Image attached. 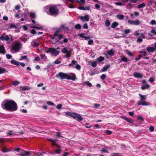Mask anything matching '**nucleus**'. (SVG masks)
I'll return each mask as SVG.
<instances>
[{
  "label": "nucleus",
  "mask_w": 156,
  "mask_h": 156,
  "mask_svg": "<svg viewBox=\"0 0 156 156\" xmlns=\"http://www.w3.org/2000/svg\"><path fill=\"white\" fill-rule=\"evenodd\" d=\"M4 109L10 112H14L17 110L18 106L16 103L13 100L6 101L3 104Z\"/></svg>",
  "instance_id": "1"
},
{
  "label": "nucleus",
  "mask_w": 156,
  "mask_h": 156,
  "mask_svg": "<svg viewBox=\"0 0 156 156\" xmlns=\"http://www.w3.org/2000/svg\"><path fill=\"white\" fill-rule=\"evenodd\" d=\"M56 76L57 77L60 76L61 80L66 79L68 80H72L73 81L75 80L76 78V75L74 73L73 74L72 76H70L67 74L63 73L62 72H60L58 74H57Z\"/></svg>",
  "instance_id": "2"
},
{
  "label": "nucleus",
  "mask_w": 156,
  "mask_h": 156,
  "mask_svg": "<svg viewBox=\"0 0 156 156\" xmlns=\"http://www.w3.org/2000/svg\"><path fill=\"white\" fill-rule=\"evenodd\" d=\"M21 44L18 41H16L12 45V48L15 51H18L21 48Z\"/></svg>",
  "instance_id": "3"
},
{
  "label": "nucleus",
  "mask_w": 156,
  "mask_h": 156,
  "mask_svg": "<svg viewBox=\"0 0 156 156\" xmlns=\"http://www.w3.org/2000/svg\"><path fill=\"white\" fill-rule=\"evenodd\" d=\"M46 52L48 53H50L52 55H56L59 54V51L55 49L50 48Z\"/></svg>",
  "instance_id": "4"
},
{
  "label": "nucleus",
  "mask_w": 156,
  "mask_h": 156,
  "mask_svg": "<svg viewBox=\"0 0 156 156\" xmlns=\"http://www.w3.org/2000/svg\"><path fill=\"white\" fill-rule=\"evenodd\" d=\"M49 12L52 15H55L58 14V9L55 6H51L49 8Z\"/></svg>",
  "instance_id": "5"
},
{
  "label": "nucleus",
  "mask_w": 156,
  "mask_h": 156,
  "mask_svg": "<svg viewBox=\"0 0 156 156\" xmlns=\"http://www.w3.org/2000/svg\"><path fill=\"white\" fill-rule=\"evenodd\" d=\"M74 65L76 66H75V68L76 69L78 70H80L81 69V67L80 65L78 64L77 62L73 60L72 61L71 63L69 64V66L70 67H72V66H73Z\"/></svg>",
  "instance_id": "6"
},
{
  "label": "nucleus",
  "mask_w": 156,
  "mask_h": 156,
  "mask_svg": "<svg viewBox=\"0 0 156 156\" xmlns=\"http://www.w3.org/2000/svg\"><path fill=\"white\" fill-rule=\"evenodd\" d=\"M58 31H56V33L54 34V37L53 39H56V42H57L61 39L63 37V35L62 34L58 35Z\"/></svg>",
  "instance_id": "7"
},
{
  "label": "nucleus",
  "mask_w": 156,
  "mask_h": 156,
  "mask_svg": "<svg viewBox=\"0 0 156 156\" xmlns=\"http://www.w3.org/2000/svg\"><path fill=\"white\" fill-rule=\"evenodd\" d=\"M128 22L130 24L136 25H139L140 24V22L138 20H129Z\"/></svg>",
  "instance_id": "8"
},
{
  "label": "nucleus",
  "mask_w": 156,
  "mask_h": 156,
  "mask_svg": "<svg viewBox=\"0 0 156 156\" xmlns=\"http://www.w3.org/2000/svg\"><path fill=\"white\" fill-rule=\"evenodd\" d=\"M62 53L66 54V57L69 58L70 56L71 51L67 50L66 48H65L62 50Z\"/></svg>",
  "instance_id": "9"
},
{
  "label": "nucleus",
  "mask_w": 156,
  "mask_h": 156,
  "mask_svg": "<svg viewBox=\"0 0 156 156\" xmlns=\"http://www.w3.org/2000/svg\"><path fill=\"white\" fill-rule=\"evenodd\" d=\"M73 117L75 119H76L78 121H82L83 120V118L81 116L76 113H74Z\"/></svg>",
  "instance_id": "10"
},
{
  "label": "nucleus",
  "mask_w": 156,
  "mask_h": 156,
  "mask_svg": "<svg viewBox=\"0 0 156 156\" xmlns=\"http://www.w3.org/2000/svg\"><path fill=\"white\" fill-rule=\"evenodd\" d=\"M22 151H23V152L20 153L19 154V155H20V156H31V154L30 152L23 150Z\"/></svg>",
  "instance_id": "11"
},
{
  "label": "nucleus",
  "mask_w": 156,
  "mask_h": 156,
  "mask_svg": "<svg viewBox=\"0 0 156 156\" xmlns=\"http://www.w3.org/2000/svg\"><path fill=\"white\" fill-rule=\"evenodd\" d=\"M0 39L2 40H5L6 41H8L9 39V37L8 35H6L4 34H3L0 37Z\"/></svg>",
  "instance_id": "12"
},
{
  "label": "nucleus",
  "mask_w": 156,
  "mask_h": 156,
  "mask_svg": "<svg viewBox=\"0 0 156 156\" xmlns=\"http://www.w3.org/2000/svg\"><path fill=\"white\" fill-rule=\"evenodd\" d=\"M79 18L83 21H88L89 20V16L87 15H85L84 16H80Z\"/></svg>",
  "instance_id": "13"
},
{
  "label": "nucleus",
  "mask_w": 156,
  "mask_h": 156,
  "mask_svg": "<svg viewBox=\"0 0 156 156\" xmlns=\"http://www.w3.org/2000/svg\"><path fill=\"white\" fill-rule=\"evenodd\" d=\"M137 105H142L144 106H146L149 105L148 102L145 101H140L137 102Z\"/></svg>",
  "instance_id": "14"
},
{
  "label": "nucleus",
  "mask_w": 156,
  "mask_h": 156,
  "mask_svg": "<svg viewBox=\"0 0 156 156\" xmlns=\"http://www.w3.org/2000/svg\"><path fill=\"white\" fill-rule=\"evenodd\" d=\"M140 52L141 53L138 55V58H145V57L147 55L146 52L145 51H141ZM145 58H148L146 57Z\"/></svg>",
  "instance_id": "15"
},
{
  "label": "nucleus",
  "mask_w": 156,
  "mask_h": 156,
  "mask_svg": "<svg viewBox=\"0 0 156 156\" xmlns=\"http://www.w3.org/2000/svg\"><path fill=\"white\" fill-rule=\"evenodd\" d=\"M121 118H122V119H123L125 120L126 121H127L128 122H129L130 123H133L134 122V121L133 120L131 119L128 118L126 117V116H121Z\"/></svg>",
  "instance_id": "16"
},
{
  "label": "nucleus",
  "mask_w": 156,
  "mask_h": 156,
  "mask_svg": "<svg viewBox=\"0 0 156 156\" xmlns=\"http://www.w3.org/2000/svg\"><path fill=\"white\" fill-rule=\"evenodd\" d=\"M40 44L39 41L37 40H33L31 43L32 45L34 47L38 46Z\"/></svg>",
  "instance_id": "17"
},
{
  "label": "nucleus",
  "mask_w": 156,
  "mask_h": 156,
  "mask_svg": "<svg viewBox=\"0 0 156 156\" xmlns=\"http://www.w3.org/2000/svg\"><path fill=\"white\" fill-rule=\"evenodd\" d=\"M147 50L149 53H152L156 51V49L154 47H147Z\"/></svg>",
  "instance_id": "18"
},
{
  "label": "nucleus",
  "mask_w": 156,
  "mask_h": 156,
  "mask_svg": "<svg viewBox=\"0 0 156 156\" xmlns=\"http://www.w3.org/2000/svg\"><path fill=\"white\" fill-rule=\"evenodd\" d=\"M133 76L136 78H142L143 76L140 73L135 72L133 74Z\"/></svg>",
  "instance_id": "19"
},
{
  "label": "nucleus",
  "mask_w": 156,
  "mask_h": 156,
  "mask_svg": "<svg viewBox=\"0 0 156 156\" xmlns=\"http://www.w3.org/2000/svg\"><path fill=\"white\" fill-rule=\"evenodd\" d=\"M31 88L28 86H21L20 87V90H22L23 91H25L26 90H29Z\"/></svg>",
  "instance_id": "20"
},
{
  "label": "nucleus",
  "mask_w": 156,
  "mask_h": 156,
  "mask_svg": "<svg viewBox=\"0 0 156 156\" xmlns=\"http://www.w3.org/2000/svg\"><path fill=\"white\" fill-rule=\"evenodd\" d=\"M114 53L115 51L112 49L107 51V54L110 56H113L114 55Z\"/></svg>",
  "instance_id": "21"
},
{
  "label": "nucleus",
  "mask_w": 156,
  "mask_h": 156,
  "mask_svg": "<svg viewBox=\"0 0 156 156\" xmlns=\"http://www.w3.org/2000/svg\"><path fill=\"white\" fill-rule=\"evenodd\" d=\"M8 72V71L7 69L0 67V74Z\"/></svg>",
  "instance_id": "22"
},
{
  "label": "nucleus",
  "mask_w": 156,
  "mask_h": 156,
  "mask_svg": "<svg viewBox=\"0 0 156 156\" xmlns=\"http://www.w3.org/2000/svg\"><path fill=\"white\" fill-rule=\"evenodd\" d=\"M110 67L109 64L107 65L106 66H105L101 69L102 72H105Z\"/></svg>",
  "instance_id": "23"
},
{
  "label": "nucleus",
  "mask_w": 156,
  "mask_h": 156,
  "mask_svg": "<svg viewBox=\"0 0 156 156\" xmlns=\"http://www.w3.org/2000/svg\"><path fill=\"white\" fill-rule=\"evenodd\" d=\"M11 150L7 148L6 147H2V151L4 153L9 152L11 151Z\"/></svg>",
  "instance_id": "24"
},
{
  "label": "nucleus",
  "mask_w": 156,
  "mask_h": 156,
  "mask_svg": "<svg viewBox=\"0 0 156 156\" xmlns=\"http://www.w3.org/2000/svg\"><path fill=\"white\" fill-rule=\"evenodd\" d=\"M89 63L91 64L92 66L93 67H95L97 65V61H93V62H89Z\"/></svg>",
  "instance_id": "25"
},
{
  "label": "nucleus",
  "mask_w": 156,
  "mask_h": 156,
  "mask_svg": "<svg viewBox=\"0 0 156 156\" xmlns=\"http://www.w3.org/2000/svg\"><path fill=\"white\" fill-rule=\"evenodd\" d=\"M139 96L140 97V101H144L146 99V96L143 95L141 94H139Z\"/></svg>",
  "instance_id": "26"
},
{
  "label": "nucleus",
  "mask_w": 156,
  "mask_h": 156,
  "mask_svg": "<svg viewBox=\"0 0 156 156\" xmlns=\"http://www.w3.org/2000/svg\"><path fill=\"white\" fill-rule=\"evenodd\" d=\"M150 87V86L149 85L146 84V85H144L142 86L141 87V89L142 90H144L147 88H149Z\"/></svg>",
  "instance_id": "27"
},
{
  "label": "nucleus",
  "mask_w": 156,
  "mask_h": 156,
  "mask_svg": "<svg viewBox=\"0 0 156 156\" xmlns=\"http://www.w3.org/2000/svg\"><path fill=\"white\" fill-rule=\"evenodd\" d=\"M11 63L13 64L16 65L17 66H19V62L17 61L14 60L11 61Z\"/></svg>",
  "instance_id": "28"
},
{
  "label": "nucleus",
  "mask_w": 156,
  "mask_h": 156,
  "mask_svg": "<svg viewBox=\"0 0 156 156\" xmlns=\"http://www.w3.org/2000/svg\"><path fill=\"white\" fill-rule=\"evenodd\" d=\"M0 53H5V49L3 46H0Z\"/></svg>",
  "instance_id": "29"
},
{
  "label": "nucleus",
  "mask_w": 156,
  "mask_h": 156,
  "mask_svg": "<svg viewBox=\"0 0 156 156\" xmlns=\"http://www.w3.org/2000/svg\"><path fill=\"white\" fill-rule=\"evenodd\" d=\"M119 25V23L117 22H113L111 25L112 28H114L117 27Z\"/></svg>",
  "instance_id": "30"
},
{
  "label": "nucleus",
  "mask_w": 156,
  "mask_h": 156,
  "mask_svg": "<svg viewBox=\"0 0 156 156\" xmlns=\"http://www.w3.org/2000/svg\"><path fill=\"white\" fill-rule=\"evenodd\" d=\"M65 114L71 117H73L74 113H72L69 112H65Z\"/></svg>",
  "instance_id": "31"
},
{
  "label": "nucleus",
  "mask_w": 156,
  "mask_h": 156,
  "mask_svg": "<svg viewBox=\"0 0 156 156\" xmlns=\"http://www.w3.org/2000/svg\"><path fill=\"white\" fill-rule=\"evenodd\" d=\"M117 17L119 20H123L124 18V16L123 15L119 14L117 16Z\"/></svg>",
  "instance_id": "32"
},
{
  "label": "nucleus",
  "mask_w": 156,
  "mask_h": 156,
  "mask_svg": "<svg viewBox=\"0 0 156 156\" xmlns=\"http://www.w3.org/2000/svg\"><path fill=\"white\" fill-rule=\"evenodd\" d=\"M110 25V23L109 20H106L105 23V25L106 27H108Z\"/></svg>",
  "instance_id": "33"
},
{
  "label": "nucleus",
  "mask_w": 156,
  "mask_h": 156,
  "mask_svg": "<svg viewBox=\"0 0 156 156\" xmlns=\"http://www.w3.org/2000/svg\"><path fill=\"white\" fill-rule=\"evenodd\" d=\"M42 27L40 25H35V29L37 30H41L42 29Z\"/></svg>",
  "instance_id": "34"
},
{
  "label": "nucleus",
  "mask_w": 156,
  "mask_h": 156,
  "mask_svg": "<svg viewBox=\"0 0 156 156\" xmlns=\"http://www.w3.org/2000/svg\"><path fill=\"white\" fill-rule=\"evenodd\" d=\"M74 27L76 29L80 30L81 28V27L80 24H77L75 25Z\"/></svg>",
  "instance_id": "35"
},
{
  "label": "nucleus",
  "mask_w": 156,
  "mask_h": 156,
  "mask_svg": "<svg viewBox=\"0 0 156 156\" xmlns=\"http://www.w3.org/2000/svg\"><path fill=\"white\" fill-rule=\"evenodd\" d=\"M56 135L58 137L57 138H59V137H61L62 138H63L64 137L61 136V134L60 132H57L56 133Z\"/></svg>",
  "instance_id": "36"
},
{
  "label": "nucleus",
  "mask_w": 156,
  "mask_h": 156,
  "mask_svg": "<svg viewBox=\"0 0 156 156\" xmlns=\"http://www.w3.org/2000/svg\"><path fill=\"white\" fill-rule=\"evenodd\" d=\"M126 53H127V54L129 56H133V53L129 50H126Z\"/></svg>",
  "instance_id": "37"
},
{
  "label": "nucleus",
  "mask_w": 156,
  "mask_h": 156,
  "mask_svg": "<svg viewBox=\"0 0 156 156\" xmlns=\"http://www.w3.org/2000/svg\"><path fill=\"white\" fill-rule=\"evenodd\" d=\"M100 106V105L99 104L95 103L94 104V106L93 108L95 109H97L99 108Z\"/></svg>",
  "instance_id": "38"
},
{
  "label": "nucleus",
  "mask_w": 156,
  "mask_h": 156,
  "mask_svg": "<svg viewBox=\"0 0 156 156\" xmlns=\"http://www.w3.org/2000/svg\"><path fill=\"white\" fill-rule=\"evenodd\" d=\"M12 84L14 86H16L20 83V82L17 80H15L12 82Z\"/></svg>",
  "instance_id": "39"
},
{
  "label": "nucleus",
  "mask_w": 156,
  "mask_h": 156,
  "mask_svg": "<svg viewBox=\"0 0 156 156\" xmlns=\"http://www.w3.org/2000/svg\"><path fill=\"white\" fill-rule=\"evenodd\" d=\"M145 5V4L144 3H142L141 4L137 6V7L138 8H141L144 7Z\"/></svg>",
  "instance_id": "40"
},
{
  "label": "nucleus",
  "mask_w": 156,
  "mask_h": 156,
  "mask_svg": "<svg viewBox=\"0 0 156 156\" xmlns=\"http://www.w3.org/2000/svg\"><path fill=\"white\" fill-rule=\"evenodd\" d=\"M30 16L31 18L34 19L36 17V16L34 13H30Z\"/></svg>",
  "instance_id": "41"
},
{
  "label": "nucleus",
  "mask_w": 156,
  "mask_h": 156,
  "mask_svg": "<svg viewBox=\"0 0 156 156\" xmlns=\"http://www.w3.org/2000/svg\"><path fill=\"white\" fill-rule=\"evenodd\" d=\"M46 103L50 105H54V104L53 102L49 101H47Z\"/></svg>",
  "instance_id": "42"
},
{
  "label": "nucleus",
  "mask_w": 156,
  "mask_h": 156,
  "mask_svg": "<svg viewBox=\"0 0 156 156\" xmlns=\"http://www.w3.org/2000/svg\"><path fill=\"white\" fill-rule=\"evenodd\" d=\"M105 133L107 135H109L112 133V131L109 130H106V131Z\"/></svg>",
  "instance_id": "43"
},
{
  "label": "nucleus",
  "mask_w": 156,
  "mask_h": 156,
  "mask_svg": "<svg viewBox=\"0 0 156 156\" xmlns=\"http://www.w3.org/2000/svg\"><path fill=\"white\" fill-rule=\"evenodd\" d=\"M150 23L152 25H156V21L155 20H152L151 21Z\"/></svg>",
  "instance_id": "44"
},
{
  "label": "nucleus",
  "mask_w": 156,
  "mask_h": 156,
  "mask_svg": "<svg viewBox=\"0 0 156 156\" xmlns=\"http://www.w3.org/2000/svg\"><path fill=\"white\" fill-rule=\"evenodd\" d=\"M106 76L104 74H103L102 75L100 76L101 79L102 80H104L105 79V78H106Z\"/></svg>",
  "instance_id": "45"
},
{
  "label": "nucleus",
  "mask_w": 156,
  "mask_h": 156,
  "mask_svg": "<svg viewBox=\"0 0 156 156\" xmlns=\"http://www.w3.org/2000/svg\"><path fill=\"white\" fill-rule=\"evenodd\" d=\"M62 107V105L59 104L56 106V108L58 109H60Z\"/></svg>",
  "instance_id": "46"
},
{
  "label": "nucleus",
  "mask_w": 156,
  "mask_h": 156,
  "mask_svg": "<svg viewBox=\"0 0 156 156\" xmlns=\"http://www.w3.org/2000/svg\"><path fill=\"white\" fill-rule=\"evenodd\" d=\"M68 41V39L67 38H66L63 40V42L60 41V42L61 44H63V42L66 43H67Z\"/></svg>",
  "instance_id": "47"
},
{
  "label": "nucleus",
  "mask_w": 156,
  "mask_h": 156,
  "mask_svg": "<svg viewBox=\"0 0 156 156\" xmlns=\"http://www.w3.org/2000/svg\"><path fill=\"white\" fill-rule=\"evenodd\" d=\"M55 152L58 154H60L61 153V150L60 149L56 150L55 151Z\"/></svg>",
  "instance_id": "48"
},
{
  "label": "nucleus",
  "mask_w": 156,
  "mask_h": 156,
  "mask_svg": "<svg viewBox=\"0 0 156 156\" xmlns=\"http://www.w3.org/2000/svg\"><path fill=\"white\" fill-rule=\"evenodd\" d=\"M83 27L84 29H87L88 28L87 24V23L84 24L83 26Z\"/></svg>",
  "instance_id": "49"
},
{
  "label": "nucleus",
  "mask_w": 156,
  "mask_h": 156,
  "mask_svg": "<svg viewBox=\"0 0 156 156\" xmlns=\"http://www.w3.org/2000/svg\"><path fill=\"white\" fill-rule=\"evenodd\" d=\"M130 31L129 29H126L124 31V33L126 34H128L129 33H130Z\"/></svg>",
  "instance_id": "50"
},
{
  "label": "nucleus",
  "mask_w": 156,
  "mask_h": 156,
  "mask_svg": "<svg viewBox=\"0 0 156 156\" xmlns=\"http://www.w3.org/2000/svg\"><path fill=\"white\" fill-rule=\"evenodd\" d=\"M149 130L150 132H152L154 130V128L153 126H151L149 127Z\"/></svg>",
  "instance_id": "51"
},
{
  "label": "nucleus",
  "mask_w": 156,
  "mask_h": 156,
  "mask_svg": "<svg viewBox=\"0 0 156 156\" xmlns=\"http://www.w3.org/2000/svg\"><path fill=\"white\" fill-rule=\"evenodd\" d=\"M151 32L154 34L156 35V31L154 29H153L151 30Z\"/></svg>",
  "instance_id": "52"
},
{
  "label": "nucleus",
  "mask_w": 156,
  "mask_h": 156,
  "mask_svg": "<svg viewBox=\"0 0 156 156\" xmlns=\"http://www.w3.org/2000/svg\"><path fill=\"white\" fill-rule=\"evenodd\" d=\"M77 2L80 4H83L85 3V0H80V1H78Z\"/></svg>",
  "instance_id": "53"
},
{
  "label": "nucleus",
  "mask_w": 156,
  "mask_h": 156,
  "mask_svg": "<svg viewBox=\"0 0 156 156\" xmlns=\"http://www.w3.org/2000/svg\"><path fill=\"white\" fill-rule=\"evenodd\" d=\"M86 83L87 84V85L89 86V87H91L92 86V84L91 83L89 82V81H87L86 82Z\"/></svg>",
  "instance_id": "54"
},
{
  "label": "nucleus",
  "mask_w": 156,
  "mask_h": 156,
  "mask_svg": "<svg viewBox=\"0 0 156 156\" xmlns=\"http://www.w3.org/2000/svg\"><path fill=\"white\" fill-rule=\"evenodd\" d=\"M149 81L151 83H152L154 81V80L153 77H150L149 80Z\"/></svg>",
  "instance_id": "55"
},
{
  "label": "nucleus",
  "mask_w": 156,
  "mask_h": 156,
  "mask_svg": "<svg viewBox=\"0 0 156 156\" xmlns=\"http://www.w3.org/2000/svg\"><path fill=\"white\" fill-rule=\"evenodd\" d=\"M93 43V41L92 40H90L88 41V44L89 45H91Z\"/></svg>",
  "instance_id": "56"
},
{
  "label": "nucleus",
  "mask_w": 156,
  "mask_h": 156,
  "mask_svg": "<svg viewBox=\"0 0 156 156\" xmlns=\"http://www.w3.org/2000/svg\"><path fill=\"white\" fill-rule=\"evenodd\" d=\"M115 4L117 5H123L121 2H115Z\"/></svg>",
  "instance_id": "57"
},
{
  "label": "nucleus",
  "mask_w": 156,
  "mask_h": 156,
  "mask_svg": "<svg viewBox=\"0 0 156 156\" xmlns=\"http://www.w3.org/2000/svg\"><path fill=\"white\" fill-rule=\"evenodd\" d=\"M14 150L15 151H17V152H19V151H20V152L21 151V150H22V149H21V148H14Z\"/></svg>",
  "instance_id": "58"
},
{
  "label": "nucleus",
  "mask_w": 156,
  "mask_h": 156,
  "mask_svg": "<svg viewBox=\"0 0 156 156\" xmlns=\"http://www.w3.org/2000/svg\"><path fill=\"white\" fill-rule=\"evenodd\" d=\"M9 27H10V28H16V27L15 25H14V24H10V25Z\"/></svg>",
  "instance_id": "59"
},
{
  "label": "nucleus",
  "mask_w": 156,
  "mask_h": 156,
  "mask_svg": "<svg viewBox=\"0 0 156 156\" xmlns=\"http://www.w3.org/2000/svg\"><path fill=\"white\" fill-rule=\"evenodd\" d=\"M137 119L138 120H141L142 122H143L144 121V119L143 118L141 117V116H138Z\"/></svg>",
  "instance_id": "60"
},
{
  "label": "nucleus",
  "mask_w": 156,
  "mask_h": 156,
  "mask_svg": "<svg viewBox=\"0 0 156 156\" xmlns=\"http://www.w3.org/2000/svg\"><path fill=\"white\" fill-rule=\"evenodd\" d=\"M95 8L97 9H99L100 7V5L98 4H95Z\"/></svg>",
  "instance_id": "61"
},
{
  "label": "nucleus",
  "mask_w": 156,
  "mask_h": 156,
  "mask_svg": "<svg viewBox=\"0 0 156 156\" xmlns=\"http://www.w3.org/2000/svg\"><path fill=\"white\" fill-rule=\"evenodd\" d=\"M61 62V61H58V59H57L56 60L55 62H54V63L55 64H59Z\"/></svg>",
  "instance_id": "62"
},
{
  "label": "nucleus",
  "mask_w": 156,
  "mask_h": 156,
  "mask_svg": "<svg viewBox=\"0 0 156 156\" xmlns=\"http://www.w3.org/2000/svg\"><path fill=\"white\" fill-rule=\"evenodd\" d=\"M78 9L80 10H86L85 8L84 7L82 6H80L79 7H78Z\"/></svg>",
  "instance_id": "63"
},
{
  "label": "nucleus",
  "mask_w": 156,
  "mask_h": 156,
  "mask_svg": "<svg viewBox=\"0 0 156 156\" xmlns=\"http://www.w3.org/2000/svg\"><path fill=\"white\" fill-rule=\"evenodd\" d=\"M79 36L81 37L84 38L85 36L83 33L80 34H79Z\"/></svg>",
  "instance_id": "64"
}]
</instances>
